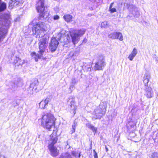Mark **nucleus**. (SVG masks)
Masks as SVG:
<instances>
[{
	"mask_svg": "<svg viewBox=\"0 0 158 158\" xmlns=\"http://www.w3.org/2000/svg\"><path fill=\"white\" fill-rule=\"evenodd\" d=\"M47 30L46 24L44 23L41 21L36 23L32 27L33 33L36 35V37H40L41 33Z\"/></svg>",
	"mask_w": 158,
	"mask_h": 158,
	"instance_id": "nucleus-5",
	"label": "nucleus"
},
{
	"mask_svg": "<svg viewBox=\"0 0 158 158\" xmlns=\"http://www.w3.org/2000/svg\"><path fill=\"white\" fill-rule=\"evenodd\" d=\"M86 126L88 128L91 130L93 132H94L95 134L96 132L97 128L94 127L92 125L89 123H88L86 124Z\"/></svg>",
	"mask_w": 158,
	"mask_h": 158,
	"instance_id": "nucleus-25",
	"label": "nucleus"
},
{
	"mask_svg": "<svg viewBox=\"0 0 158 158\" xmlns=\"http://www.w3.org/2000/svg\"><path fill=\"white\" fill-rule=\"evenodd\" d=\"M109 25L106 21H104L102 22L101 24V27H102L105 28L108 26Z\"/></svg>",
	"mask_w": 158,
	"mask_h": 158,
	"instance_id": "nucleus-32",
	"label": "nucleus"
},
{
	"mask_svg": "<svg viewBox=\"0 0 158 158\" xmlns=\"http://www.w3.org/2000/svg\"><path fill=\"white\" fill-rule=\"evenodd\" d=\"M110 13H112L114 12H116V10L115 8H113L110 10Z\"/></svg>",
	"mask_w": 158,
	"mask_h": 158,
	"instance_id": "nucleus-37",
	"label": "nucleus"
},
{
	"mask_svg": "<svg viewBox=\"0 0 158 158\" xmlns=\"http://www.w3.org/2000/svg\"><path fill=\"white\" fill-rule=\"evenodd\" d=\"M44 2L45 1L44 0H40L36 4V9L38 12L40 13L39 16L35 18L36 20H39L41 18L45 19L48 15V13L45 11Z\"/></svg>",
	"mask_w": 158,
	"mask_h": 158,
	"instance_id": "nucleus-6",
	"label": "nucleus"
},
{
	"mask_svg": "<svg viewBox=\"0 0 158 158\" xmlns=\"http://www.w3.org/2000/svg\"><path fill=\"white\" fill-rule=\"evenodd\" d=\"M63 18L66 22H70L72 21L73 16L70 15H66L63 16Z\"/></svg>",
	"mask_w": 158,
	"mask_h": 158,
	"instance_id": "nucleus-21",
	"label": "nucleus"
},
{
	"mask_svg": "<svg viewBox=\"0 0 158 158\" xmlns=\"http://www.w3.org/2000/svg\"><path fill=\"white\" fill-rule=\"evenodd\" d=\"M124 6H127L130 12L135 17L138 18L139 15L138 10L135 6L128 3H125Z\"/></svg>",
	"mask_w": 158,
	"mask_h": 158,
	"instance_id": "nucleus-12",
	"label": "nucleus"
},
{
	"mask_svg": "<svg viewBox=\"0 0 158 158\" xmlns=\"http://www.w3.org/2000/svg\"><path fill=\"white\" fill-rule=\"evenodd\" d=\"M51 97H48L44 100H42L39 103L40 108L41 109L46 108L48 103L50 101Z\"/></svg>",
	"mask_w": 158,
	"mask_h": 158,
	"instance_id": "nucleus-14",
	"label": "nucleus"
},
{
	"mask_svg": "<svg viewBox=\"0 0 158 158\" xmlns=\"http://www.w3.org/2000/svg\"><path fill=\"white\" fill-rule=\"evenodd\" d=\"M136 123L135 122H130L129 123V125L131 127H133L136 125Z\"/></svg>",
	"mask_w": 158,
	"mask_h": 158,
	"instance_id": "nucleus-35",
	"label": "nucleus"
},
{
	"mask_svg": "<svg viewBox=\"0 0 158 158\" xmlns=\"http://www.w3.org/2000/svg\"><path fill=\"white\" fill-rule=\"evenodd\" d=\"M14 61L13 64L16 66H18L19 65H22L24 63V61L21 60L19 57L17 56L14 57L13 58Z\"/></svg>",
	"mask_w": 158,
	"mask_h": 158,
	"instance_id": "nucleus-16",
	"label": "nucleus"
},
{
	"mask_svg": "<svg viewBox=\"0 0 158 158\" xmlns=\"http://www.w3.org/2000/svg\"><path fill=\"white\" fill-rule=\"evenodd\" d=\"M137 53V50L135 48H134L133 51L131 53L134 56H135Z\"/></svg>",
	"mask_w": 158,
	"mask_h": 158,
	"instance_id": "nucleus-34",
	"label": "nucleus"
},
{
	"mask_svg": "<svg viewBox=\"0 0 158 158\" xmlns=\"http://www.w3.org/2000/svg\"><path fill=\"white\" fill-rule=\"evenodd\" d=\"M129 17H130V16H129V15H128V16H127V18H128H128H129Z\"/></svg>",
	"mask_w": 158,
	"mask_h": 158,
	"instance_id": "nucleus-44",
	"label": "nucleus"
},
{
	"mask_svg": "<svg viewBox=\"0 0 158 158\" xmlns=\"http://www.w3.org/2000/svg\"><path fill=\"white\" fill-rule=\"evenodd\" d=\"M150 157L151 158H158V153L156 152H153L151 154Z\"/></svg>",
	"mask_w": 158,
	"mask_h": 158,
	"instance_id": "nucleus-31",
	"label": "nucleus"
},
{
	"mask_svg": "<svg viewBox=\"0 0 158 158\" xmlns=\"http://www.w3.org/2000/svg\"><path fill=\"white\" fill-rule=\"evenodd\" d=\"M106 65L104 56L102 55H100L97 57V60L95 64L94 69L95 71L102 70Z\"/></svg>",
	"mask_w": 158,
	"mask_h": 158,
	"instance_id": "nucleus-8",
	"label": "nucleus"
},
{
	"mask_svg": "<svg viewBox=\"0 0 158 158\" xmlns=\"http://www.w3.org/2000/svg\"><path fill=\"white\" fill-rule=\"evenodd\" d=\"M79 52L78 51L71 52L69 54V56L70 57H73V59H75L78 56Z\"/></svg>",
	"mask_w": 158,
	"mask_h": 158,
	"instance_id": "nucleus-23",
	"label": "nucleus"
},
{
	"mask_svg": "<svg viewBox=\"0 0 158 158\" xmlns=\"http://www.w3.org/2000/svg\"><path fill=\"white\" fill-rule=\"evenodd\" d=\"M38 83L37 80H35L31 83L29 86L28 93L30 95H32L41 90L43 88V86L40 87L38 85Z\"/></svg>",
	"mask_w": 158,
	"mask_h": 158,
	"instance_id": "nucleus-10",
	"label": "nucleus"
},
{
	"mask_svg": "<svg viewBox=\"0 0 158 158\" xmlns=\"http://www.w3.org/2000/svg\"><path fill=\"white\" fill-rule=\"evenodd\" d=\"M93 151L94 152V158H98L97 153L94 150Z\"/></svg>",
	"mask_w": 158,
	"mask_h": 158,
	"instance_id": "nucleus-38",
	"label": "nucleus"
},
{
	"mask_svg": "<svg viewBox=\"0 0 158 158\" xmlns=\"http://www.w3.org/2000/svg\"><path fill=\"white\" fill-rule=\"evenodd\" d=\"M145 95L148 98H150L153 96V92L152 88L150 87H147L144 88Z\"/></svg>",
	"mask_w": 158,
	"mask_h": 158,
	"instance_id": "nucleus-15",
	"label": "nucleus"
},
{
	"mask_svg": "<svg viewBox=\"0 0 158 158\" xmlns=\"http://www.w3.org/2000/svg\"><path fill=\"white\" fill-rule=\"evenodd\" d=\"M43 55V53H42V54H40V53L39 54H36L35 52H33L31 53V56L33 57V58L35 59V61L36 62L38 61V59H43V57L42 56Z\"/></svg>",
	"mask_w": 158,
	"mask_h": 158,
	"instance_id": "nucleus-19",
	"label": "nucleus"
},
{
	"mask_svg": "<svg viewBox=\"0 0 158 158\" xmlns=\"http://www.w3.org/2000/svg\"><path fill=\"white\" fill-rule=\"evenodd\" d=\"M6 5L4 2H2L0 0V12L3 11L6 9Z\"/></svg>",
	"mask_w": 158,
	"mask_h": 158,
	"instance_id": "nucleus-22",
	"label": "nucleus"
},
{
	"mask_svg": "<svg viewBox=\"0 0 158 158\" xmlns=\"http://www.w3.org/2000/svg\"><path fill=\"white\" fill-rule=\"evenodd\" d=\"M10 15L8 14H5L0 16V41H2L5 37L6 30L5 27H8L10 23Z\"/></svg>",
	"mask_w": 158,
	"mask_h": 158,
	"instance_id": "nucleus-2",
	"label": "nucleus"
},
{
	"mask_svg": "<svg viewBox=\"0 0 158 158\" xmlns=\"http://www.w3.org/2000/svg\"><path fill=\"white\" fill-rule=\"evenodd\" d=\"M107 105L105 102H101L99 105L94 109L92 117V120L100 119L104 115L106 111Z\"/></svg>",
	"mask_w": 158,
	"mask_h": 158,
	"instance_id": "nucleus-3",
	"label": "nucleus"
},
{
	"mask_svg": "<svg viewBox=\"0 0 158 158\" xmlns=\"http://www.w3.org/2000/svg\"><path fill=\"white\" fill-rule=\"evenodd\" d=\"M59 18V17L58 15H56L54 16L53 19L54 20H57Z\"/></svg>",
	"mask_w": 158,
	"mask_h": 158,
	"instance_id": "nucleus-39",
	"label": "nucleus"
},
{
	"mask_svg": "<svg viewBox=\"0 0 158 158\" xmlns=\"http://www.w3.org/2000/svg\"><path fill=\"white\" fill-rule=\"evenodd\" d=\"M92 66L89 64H87L85 66V69L87 71H90L91 70V68Z\"/></svg>",
	"mask_w": 158,
	"mask_h": 158,
	"instance_id": "nucleus-33",
	"label": "nucleus"
},
{
	"mask_svg": "<svg viewBox=\"0 0 158 158\" xmlns=\"http://www.w3.org/2000/svg\"><path fill=\"white\" fill-rule=\"evenodd\" d=\"M135 56H134L133 55H132V54L131 53L128 56V58L130 60L132 61Z\"/></svg>",
	"mask_w": 158,
	"mask_h": 158,
	"instance_id": "nucleus-36",
	"label": "nucleus"
},
{
	"mask_svg": "<svg viewBox=\"0 0 158 158\" xmlns=\"http://www.w3.org/2000/svg\"><path fill=\"white\" fill-rule=\"evenodd\" d=\"M115 32H113L110 33L108 35L109 38L113 40L116 39Z\"/></svg>",
	"mask_w": 158,
	"mask_h": 158,
	"instance_id": "nucleus-29",
	"label": "nucleus"
},
{
	"mask_svg": "<svg viewBox=\"0 0 158 158\" xmlns=\"http://www.w3.org/2000/svg\"><path fill=\"white\" fill-rule=\"evenodd\" d=\"M50 137L51 139L49 143L48 148L51 152L52 156H56L58 154L59 151L54 145L57 142L58 138L56 135L54 134L51 135Z\"/></svg>",
	"mask_w": 158,
	"mask_h": 158,
	"instance_id": "nucleus-7",
	"label": "nucleus"
},
{
	"mask_svg": "<svg viewBox=\"0 0 158 158\" xmlns=\"http://www.w3.org/2000/svg\"><path fill=\"white\" fill-rule=\"evenodd\" d=\"M72 154L76 158H79L80 156V153H78V152L75 151H72L71 152Z\"/></svg>",
	"mask_w": 158,
	"mask_h": 158,
	"instance_id": "nucleus-30",
	"label": "nucleus"
},
{
	"mask_svg": "<svg viewBox=\"0 0 158 158\" xmlns=\"http://www.w3.org/2000/svg\"><path fill=\"white\" fill-rule=\"evenodd\" d=\"M157 98L158 99V94L157 96Z\"/></svg>",
	"mask_w": 158,
	"mask_h": 158,
	"instance_id": "nucleus-45",
	"label": "nucleus"
},
{
	"mask_svg": "<svg viewBox=\"0 0 158 158\" xmlns=\"http://www.w3.org/2000/svg\"><path fill=\"white\" fill-rule=\"evenodd\" d=\"M116 39H118L120 41H123V36L122 34L120 32H115Z\"/></svg>",
	"mask_w": 158,
	"mask_h": 158,
	"instance_id": "nucleus-24",
	"label": "nucleus"
},
{
	"mask_svg": "<svg viewBox=\"0 0 158 158\" xmlns=\"http://www.w3.org/2000/svg\"><path fill=\"white\" fill-rule=\"evenodd\" d=\"M86 30L84 29L77 30L75 32L72 33L70 34L72 39V42L74 44L78 42L79 37L82 36L85 33ZM69 35L70 34H69Z\"/></svg>",
	"mask_w": 158,
	"mask_h": 158,
	"instance_id": "nucleus-9",
	"label": "nucleus"
},
{
	"mask_svg": "<svg viewBox=\"0 0 158 158\" xmlns=\"http://www.w3.org/2000/svg\"><path fill=\"white\" fill-rule=\"evenodd\" d=\"M48 36L47 35H44L42 38L40 39L39 44V53L42 54L45 51L47 44L48 43Z\"/></svg>",
	"mask_w": 158,
	"mask_h": 158,
	"instance_id": "nucleus-11",
	"label": "nucleus"
},
{
	"mask_svg": "<svg viewBox=\"0 0 158 158\" xmlns=\"http://www.w3.org/2000/svg\"><path fill=\"white\" fill-rule=\"evenodd\" d=\"M68 103L69 104V108L70 109V112L75 114L76 113V106L75 105L74 98L73 96H70L67 101Z\"/></svg>",
	"mask_w": 158,
	"mask_h": 158,
	"instance_id": "nucleus-13",
	"label": "nucleus"
},
{
	"mask_svg": "<svg viewBox=\"0 0 158 158\" xmlns=\"http://www.w3.org/2000/svg\"><path fill=\"white\" fill-rule=\"evenodd\" d=\"M77 125V123L75 121H74L73 124L72 125V130L70 131V133L72 134L75 131V129Z\"/></svg>",
	"mask_w": 158,
	"mask_h": 158,
	"instance_id": "nucleus-28",
	"label": "nucleus"
},
{
	"mask_svg": "<svg viewBox=\"0 0 158 158\" xmlns=\"http://www.w3.org/2000/svg\"><path fill=\"white\" fill-rule=\"evenodd\" d=\"M150 78V75L148 73H146L143 78V82L145 86V88L148 87V84L149 81V80Z\"/></svg>",
	"mask_w": 158,
	"mask_h": 158,
	"instance_id": "nucleus-18",
	"label": "nucleus"
},
{
	"mask_svg": "<svg viewBox=\"0 0 158 158\" xmlns=\"http://www.w3.org/2000/svg\"><path fill=\"white\" fill-rule=\"evenodd\" d=\"M59 158H72V157L70 154L66 152L62 153Z\"/></svg>",
	"mask_w": 158,
	"mask_h": 158,
	"instance_id": "nucleus-26",
	"label": "nucleus"
},
{
	"mask_svg": "<svg viewBox=\"0 0 158 158\" xmlns=\"http://www.w3.org/2000/svg\"><path fill=\"white\" fill-rule=\"evenodd\" d=\"M23 2V0H11L9 2V6L11 5V6H12V4L14 6H16L18 5L21 4Z\"/></svg>",
	"mask_w": 158,
	"mask_h": 158,
	"instance_id": "nucleus-20",
	"label": "nucleus"
},
{
	"mask_svg": "<svg viewBox=\"0 0 158 158\" xmlns=\"http://www.w3.org/2000/svg\"><path fill=\"white\" fill-rule=\"evenodd\" d=\"M70 39L69 35L66 31L63 30L59 32L56 37H53L49 43V48L52 52H55L56 50L59 43L61 42L66 43Z\"/></svg>",
	"mask_w": 158,
	"mask_h": 158,
	"instance_id": "nucleus-1",
	"label": "nucleus"
},
{
	"mask_svg": "<svg viewBox=\"0 0 158 158\" xmlns=\"http://www.w3.org/2000/svg\"><path fill=\"white\" fill-rule=\"evenodd\" d=\"M55 118L51 113H48L42 117V123L44 127L46 129H50L55 124Z\"/></svg>",
	"mask_w": 158,
	"mask_h": 158,
	"instance_id": "nucleus-4",
	"label": "nucleus"
},
{
	"mask_svg": "<svg viewBox=\"0 0 158 158\" xmlns=\"http://www.w3.org/2000/svg\"><path fill=\"white\" fill-rule=\"evenodd\" d=\"M87 41V40L85 38L83 40V43H85Z\"/></svg>",
	"mask_w": 158,
	"mask_h": 158,
	"instance_id": "nucleus-41",
	"label": "nucleus"
},
{
	"mask_svg": "<svg viewBox=\"0 0 158 158\" xmlns=\"http://www.w3.org/2000/svg\"><path fill=\"white\" fill-rule=\"evenodd\" d=\"M78 82V80L76 79L74 77H72L71 79V81L70 83V87L69 90L70 93H71L72 91V89L73 88V87L75 85H76Z\"/></svg>",
	"mask_w": 158,
	"mask_h": 158,
	"instance_id": "nucleus-17",
	"label": "nucleus"
},
{
	"mask_svg": "<svg viewBox=\"0 0 158 158\" xmlns=\"http://www.w3.org/2000/svg\"><path fill=\"white\" fill-rule=\"evenodd\" d=\"M0 158H6L4 156L2 155H0Z\"/></svg>",
	"mask_w": 158,
	"mask_h": 158,
	"instance_id": "nucleus-42",
	"label": "nucleus"
},
{
	"mask_svg": "<svg viewBox=\"0 0 158 158\" xmlns=\"http://www.w3.org/2000/svg\"><path fill=\"white\" fill-rule=\"evenodd\" d=\"M113 4H114V3L113 2L111 3V4L110 5V7H109V9L110 10L112 8H113L112 7H113Z\"/></svg>",
	"mask_w": 158,
	"mask_h": 158,
	"instance_id": "nucleus-40",
	"label": "nucleus"
},
{
	"mask_svg": "<svg viewBox=\"0 0 158 158\" xmlns=\"http://www.w3.org/2000/svg\"><path fill=\"white\" fill-rule=\"evenodd\" d=\"M19 86L18 84L14 83L12 84L11 87L10 88L13 91L17 90Z\"/></svg>",
	"mask_w": 158,
	"mask_h": 158,
	"instance_id": "nucleus-27",
	"label": "nucleus"
},
{
	"mask_svg": "<svg viewBox=\"0 0 158 158\" xmlns=\"http://www.w3.org/2000/svg\"><path fill=\"white\" fill-rule=\"evenodd\" d=\"M105 149H106V152H107L108 151V148L106 146H105Z\"/></svg>",
	"mask_w": 158,
	"mask_h": 158,
	"instance_id": "nucleus-43",
	"label": "nucleus"
}]
</instances>
